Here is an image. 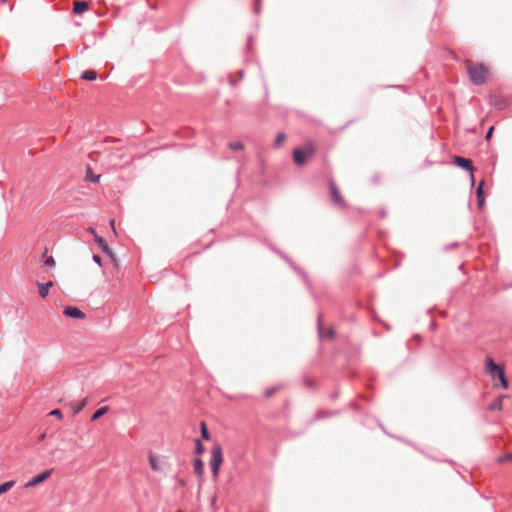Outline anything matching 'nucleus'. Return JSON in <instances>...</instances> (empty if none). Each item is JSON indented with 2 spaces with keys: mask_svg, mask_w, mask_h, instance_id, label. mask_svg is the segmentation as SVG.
<instances>
[{
  "mask_svg": "<svg viewBox=\"0 0 512 512\" xmlns=\"http://www.w3.org/2000/svg\"><path fill=\"white\" fill-rule=\"evenodd\" d=\"M500 462L504 461H512V453L505 455L504 457L499 459Z\"/></svg>",
  "mask_w": 512,
  "mask_h": 512,
  "instance_id": "35",
  "label": "nucleus"
},
{
  "mask_svg": "<svg viewBox=\"0 0 512 512\" xmlns=\"http://www.w3.org/2000/svg\"><path fill=\"white\" fill-rule=\"evenodd\" d=\"M281 387L279 385L277 386H273V387H270V388H267L265 391H264V396L269 398L271 397L272 395H274Z\"/></svg>",
  "mask_w": 512,
  "mask_h": 512,
  "instance_id": "26",
  "label": "nucleus"
},
{
  "mask_svg": "<svg viewBox=\"0 0 512 512\" xmlns=\"http://www.w3.org/2000/svg\"><path fill=\"white\" fill-rule=\"evenodd\" d=\"M205 452V446L203 445L201 439H195V450L194 453L196 455H202Z\"/></svg>",
  "mask_w": 512,
  "mask_h": 512,
  "instance_id": "23",
  "label": "nucleus"
},
{
  "mask_svg": "<svg viewBox=\"0 0 512 512\" xmlns=\"http://www.w3.org/2000/svg\"><path fill=\"white\" fill-rule=\"evenodd\" d=\"M341 413V410H318L313 420H322L328 417L337 416Z\"/></svg>",
  "mask_w": 512,
  "mask_h": 512,
  "instance_id": "13",
  "label": "nucleus"
},
{
  "mask_svg": "<svg viewBox=\"0 0 512 512\" xmlns=\"http://www.w3.org/2000/svg\"><path fill=\"white\" fill-rule=\"evenodd\" d=\"M317 334L320 341L327 339H333L335 337V331L331 327L327 331L324 330L323 326V314L318 312L317 314Z\"/></svg>",
  "mask_w": 512,
  "mask_h": 512,
  "instance_id": "6",
  "label": "nucleus"
},
{
  "mask_svg": "<svg viewBox=\"0 0 512 512\" xmlns=\"http://www.w3.org/2000/svg\"><path fill=\"white\" fill-rule=\"evenodd\" d=\"M483 185H484V182L482 181L476 191L477 197H478L479 208H482L484 206Z\"/></svg>",
  "mask_w": 512,
  "mask_h": 512,
  "instance_id": "21",
  "label": "nucleus"
},
{
  "mask_svg": "<svg viewBox=\"0 0 512 512\" xmlns=\"http://www.w3.org/2000/svg\"><path fill=\"white\" fill-rule=\"evenodd\" d=\"M193 467H194V473L197 476V479L199 481V485H201V483L203 481V475H204V462L199 457L194 458Z\"/></svg>",
  "mask_w": 512,
  "mask_h": 512,
  "instance_id": "12",
  "label": "nucleus"
},
{
  "mask_svg": "<svg viewBox=\"0 0 512 512\" xmlns=\"http://www.w3.org/2000/svg\"><path fill=\"white\" fill-rule=\"evenodd\" d=\"M150 465L153 470H157L156 462L154 461L153 457H150Z\"/></svg>",
  "mask_w": 512,
  "mask_h": 512,
  "instance_id": "37",
  "label": "nucleus"
},
{
  "mask_svg": "<svg viewBox=\"0 0 512 512\" xmlns=\"http://www.w3.org/2000/svg\"><path fill=\"white\" fill-rule=\"evenodd\" d=\"M230 83H231V85H235L236 84V82L233 79L230 80Z\"/></svg>",
  "mask_w": 512,
  "mask_h": 512,
  "instance_id": "40",
  "label": "nucleus"
},
{
  "mask_svg": "<svg viewBox=\"0 0 512 512\" xmlns=\"http://www.w3.org/2000/svg\"><path fill=\"white\" fill-rule=\"evenodd\" d=\"M88 231H89L90 233H92V234H93V237L95 238V234H97V233H96V230H95L94 228L90 227Z\"/></svg>",
  "mask_w": 512,
  "mask_h": 512,
  "instance_id": "38",
  "label": "nucleus"
},
{
  "mask_svg": "<svg viewBox=\"0 0 512 512\" xmlns=\"http://www.w3.org/2000/svg\"><path fill=\"white\" fill-rule=\"evenodd\" d=\"M329 188H330V200L334 206L338 208H345L347 206L344 201L339 188L337 187L335 181L331 178L329 179Z\"/></svg>",
  "mask_w": 512,
  "mask_h": 512,
  "instance_id": "5",
  "label": "nucleus"
},
{
  "mask_svg": "<svg viewBox=\"0 0 512 512\" xmlns=\"http://www.w3.org/2000/svg\"><path fill=\"white\" fill-rule=\"evenodd\" d=\"M493 131H494V127H490L487 134H486V140H490L491 137H492V134H493Z\"/></svg>",
  "mask_w": 512,
  "mask_h": 512,
  "instance_id": "36",
  "label": "nucleus"
},
{
  "mask_svg": "<svg viewBox=\"0 0 512 512\" xmlns=\"http://www.w3.org/2000/svg\"><path fill=\"white\" fill-rule=\"evenodd\" d=\"M339 396H340V391L337 389L331 393L330 398L332 400H337L339 398Z\"/></svg>",
  "mask_w": 512,
  "mask_h": 512,
  "instance_id": "33",
  "label": "nucleus"
},
{
  "mask_svg": "<svg viewBox=\"0 0 512 512\" xmlns=\"http://www.w3.org/2000/svg\"><path fill=\"white\" fill-rule=\"evenodd\" d=\"M86 180L91 183H98L100 180V175H94L92 173L91 167L87 166Z\"/></svg>",
  "mask_w": 512,
  "mask_h": 512,
  "instance_id": "22",
  "label": "nucleus"
},
{
  "mask_svg": "<svg viewBox=\"0 0 512 512\" xmlns=\"http://www.w3.org/2000/svg\"><path fill=\"white\" fill-rule=\"evenodd\" d=\"M303 383L308 388H313L314 387V381L312 379L308 378V377H304Z\"/></svg>",
  "mask_w": 512,
  "mask_h": 512,
  "instance_id": "30",
  "label": "nucleus"
},
{
  "mask_svg": "<svg viewBox=\"0 0 512 512\" xmlns=\"http://www.w3.org/2000/svg\"><path fill=\"white\" fill-rule=\"evenodd\" d=\"M93 261L99 265L100 267H102V262H101V258L98 256V255H93L92 257Z\"/></svg>",
  "mask_w": 512,
  "mask_h": 512,
  "instance_id": "34",
  "label": "nucleus"
},
{
  "mask_svg": "<svg viewBox=\"0 0 512 512\" xmlns=\"http://www.w3.org/2000/svg\"><path fill=\"white\" fill-rule=\"evenodd\" d=\"M200 433H201V438L203 440L209 441L211 439V434L209 432L207 424L204 421H202L200 423Z\"/></svg>",
  "mask_w": 512,
  "mask_h": 512,
  "instance_id": "19",
  "label": "nucleus"
},
{
  "mask_svg": "<svg viewBox=\"0 0 512 512\" xmlns=\"http://www.w3.org/2000/svg\"><path fill=\"white\" fill-rule=\"evenodd\" d=\"M270 249L274 253H276L279 257H281L299 276L302 277V279L305 282V285H306L307 289L311 292V295L315 299H317V297H316V295L314 293V290H313V287H312V283H311V280H310L308 274L300 266H298L287 254H285L283 251L279 250L277 247L271 245Z\"/></svg>",
  "mask_w": 512,
  "mask_h": 512,
  "instance_id": "2",
  "label": "nucleus"
},
{
  "mask_svg": "<svg viewBox=\"0 0 512 512\" xmlns=\"http://www.w3.org/2000/svg\"><path fill=\"white\" fill-rule=\"evenodd\" d=\"M243 75H244V72H243V71H240L239 76H240V77H243Z\"/></svg>",
  "mask_w": 512,
  "mask_h": 512,
  "instance_id": "41",
  "label": "nucleus"
},
{
  "mask_svg": "<svg viewBox=\"0 0 512 512\" xmlns=\"http://www.w3.org/2000/svg\"><path fill=\"white\" fill-rule=\"evenodd\" d=\"M220 466H215V465H210V469H211V474H212V478L213 480H217L218 477H219V472H220Z\"/></svg>",
  "mask_w": 512,
  "mask_h": 512,
  "instance_id": "27",
  "label": "nucleus"
},
{
  "mask_svg": "<svg viewBox=\"0 0 512 512\" xmlns=\"http://www.w3.org/2000/svg\"><path fill=\"white\" fill-rule=\"evenodd\" d=\"M7 0H2V2H6Z\"/></svg>",
  "mask_w": 512,
  "mask_h": 512,
  "instance_id": "44",
  "label": "nucleus"
},
{
  "mask_svg": "<svg viewBox=\"0 0 512 512\" xmlns=\"http://www.w3.org/2000/svg\"><path fill=\"white\" fill-rule=\"evenodd\" d=\"M286 135L284 132H279L274 141V147H280L282 143L285 141Z\"/></svg>",
  "mask_w": 512,
  "mask_h": 512,
  "instance_id": "24",
  "label": "nucleus"
},
{
  "mask_svg": "<svg viewBox=\"0 0 512 512\" xmlns=\"http://www.w3.org/2000/svg\"><path fill=\"white\" fill-rule=\"evenodd\" d=\"M260 1H261V0H255V2H254V7H253V9H254V12H255L256 14H259V13H260V9H261Z\"/></svg>",
  "mask_w": 512,
  "mask_h": 512,
  "instance_id": "32",
  "label": "nucleus"
},
{
  "mask_svg": "<svg viewBox=\"0 0 512 512\" xmlns=\"http://www.w3.org/2000/svg\"><path fill=\"white\" fill-rule=\"evenodd\" d=\"M176 512H184V511L179 509V510H177Z\"/></svg>",
  "mask_w": 512,
  "mask_h": 512,
  "instance_id": "43",
  "label": "nucleus"
},
{
  "mask_svg": "<svg viewBox=\"0 0 512 512\" xmlns=\"http://www.w3.org/2000/svg\"><path fill=\"white\" fill-rule=\"evenodd\" d=\"M44 265L45 266H51V265H55V260L53 258V256H49L45 259L44 261Z\"/></svg>",
  "mask_w": 512,
  "mask_h": 512,
  "instance_id": "31",
  "label": "nucleus"
},
{
  "mask_svg": "<svg viewBox=\"0 0 512 512\" xmlns=\"http://www.w3.org/2000/svg\"><path fill=\"white\" fill-rule=\"evenodd\" d=\"M454 164H456L458 167H461L471 173V180L474 182V175H473V165L472 161L467 158H463L460 156H455L453 159Z\"/></svg>",
  "mask_w": 512,
  "mask_h": 512,
  "instance_id": "11",
  "label": "nucleus"
},
{
  "mask_svg": "<svg viewBox=\"0 0 512 512\" xmlns=\"http://www.w3.org/2000/svg\"><path fill=\"white\" fill-rule=\"evenodd\" d=\"M53 473V469H47L37 474L33 478H31L28 482L25 483V488L35 487L44 481H46Z\"/></svg>",
  "mask_w": 512,
  "mask_h": 512,
  "instance_id": "7",
  "label": "nucleus"
},
{
  "mask_svg": "<svg viewBox=\"0 0 512 512\" xmlns=\"http://www.w3.org/2000/svg\"><path fill=\"white\" fill-rule=\"evenodd\" d=\"M486 370L492 378H498L501 381L503 388H508V381L505 377L502 367L497 365L491 358L486 359Z\"/></svg>",
  "mask_w": 512,
  "mask_h": 512,
  "instance_id": "4",
  "label": "nucleus"
},
{
  "mask_svg": "<svg viewBox=\"0 0 512 512\" xmlns=\"http://www.w3.org/2000/svg\"><path fill=\"white\" fill-rule=\"evenodd\" d=\"M465 66L469 79L475 85H483L488 80L489 68L482 63H475L472 60L466 59Z\"/></svg>",
  "mask_w": 512,
  "mask_h": 512,
  "instance_id": "1",
  "label": "nucleus"
},
{
  "mask_svg": "<svg viewBox=\"0 0 512 512\" xmlns=\"http://www.w3.org/2000/svg\"><path fill=\"white\" fill-rule=\"evenodd\" d=\"M53 286V282L51 281H48L46 283H40L38 282L37 283V287H38V293H39V296L41 298H46L48 293H49V289Z\"/></svg>",
  "mask_w": 512,
  "mask_h": 512,
  "instance_id": "15",
  "label": "nucleus"
},
{
  "mask_svg": "<svg viewBox=\"0 0 512 512\" xmlns=\"http://www.w3.org/2000/svg\"><path fill=\"white\" fill-rule=\"evenodd\" d=\"M109 410L108 406L98 408L91 416V421H96L104 416Z\"/></svg>",
  "mask_w": 512,
  "mask_h": 512,
  "instance_id": "18",
  "label": "nucleus"
},
{
  "mask_svg": "<svg viewBox=\"0 0 512 512\" xmlns=\"http://www.w3.org/2000/svg\"><path fill=\"white\" fill-rule=\"evenodd\" d=\"M228 147L232 150V151H239V150H242L244 148V145L241 141H234V142H230L228 144Z\"/></svg>",
  "mask_w": 512,
  "mask_h": 512,
  "instance_id": "25",
  "label": "nucleus"
},
{
  "mask_svg": "<svg viewBox=\"0 0 512 512\" xmlns=\"http://www.w3.org/2000/svg\"><path fill=\"white\" fill-rule=\"evenodd\" d=\"M504 396L500 397L495 403L491 404L490 405V409L491 410H500L502 409V400H503Z\"/></svg>",
  "mask_w": 512,
  "mask_h": 512,
  "instance_id": "28",
  "label": "nucleus"
},
{
  "mask_svg": "<svg viewBox=\"0 0 512 512\" xmlns=\"http://www.w3.org/2000/svg\"><path fill=\"white\" fill-rule=\"evenodd\" d=\"M347 407H352V401L347 404Z\"/></svg>",
  "mask_w": 512,
  "mask_h": 512,
  "instance_id": "42",
  "label": "nucleus"
},
{
  "mask_svg": "<svg viewBox=\"0 0 512 512\" xmlns=\"http://www.w3.org/2000/svg\"><path fill=\"white\" fill-rule=\"evenodd\" d=\"M97 76H98L97 72L92 69L84 70L81 73V79L86 80V81H94L97 79Z\"/></svg>",
  "mask_w": 512,
  "mask_h": 512,
  "instance_id": "17",
  "label": "nucleus"
},
{
  "mask_svg": "<svg viewBox=\"0 0 512 512\" xmlns=\"http://www.w3.org/2000/svg\"><path fill=\"white\" fill-rule=\"evenodd\" d=\"M251 44H252V37L250 36L248 39V43H247V49H249L251 47Z\"/></svg>",
  "mask_w": 512,
  "mask_h": 512,
  "instance_id": "39",
  "label": "nucleus"
},
{
  "mask_svg": "<svg viewBox=\"0 0 512 512\" xmlns=\"http://www.w3.org/2000/svg\"><path fill=\"white\" fill-rule=\"evenodd\" d=\"M63 314L67 318L75 319V320H82L86 317L85 313L80 310L77 306H66L64 308Z\"/></svg>",
  "mask_w": 512,
  "mask_h": 512,
  "instance_id": "10",
  "label": "nucleus"
},
{
  "mask_svg": "<svg viewBox=\"0 0 512 512\" xmlns=\"http://www.w3.org/2000/svg\"><path fill=\"white\" fill-rule=\"evenodd\" d=\"M15 485L14 480L6 481L0 484V495L8 492Z\"/></svg>",
  "mask_w": 512,
  "mask_h": 512,
  "instance_id": "20",
  "label": "nucleus"
},
{
  "mask_svg": "<svg viewBox=\"0 0 512 512\" xmlns=\"http://www.w3.org/2000/svg\"><path fill=\"white\" fill-rule=\"evenodd\" d=\"M49 415L57 417L60 420L63 418V413H62V411L60 409H53V410H51Z\"/></svg>",
  "mask_w": 512,
  "mask_h": 512,
  "instance_id": "29",
  "label": "nucleus"
},
{
  "mask_svg": "<svg viewBox=\"0 0 512 512\" xmlns=\"http://www.w3.org/2000/svg\"><path fill=\"white\" fill-rule=\"evenodd\" d=\"M88 9H89L88 2L81 0V1L74 2L72 11L76 15H81L84 12H86Z\"/></svg>",
  "mask_w": 512,
  "mask_h": 512,
  "instance_id": "14",
  "label": "nucleus"
},
{
  "mask_svg": "<svg viewBox=\"0 0 512 512\" xmlns=\"http://www.w3.org/2000/svg\"><path fill=\"white\" fill-rule=\"evenodd\" d=\"M88 404V399L84 398L78 403H71V409L73 410V414L76 415L80 413L85 406Z\"/></svg>",
  "mask_w": 512,
  "mask_h": 512,
  "instance_id": "16",
  "label": "nucleus"
},
{
  "mask_svg": "<svg viewBox=\"0 0 512 512\" xmlns=\"http://www.w3.org/2000/svg\"><path fill=\"white\" fill-rule=\"evenodd\" d=\"M94 241L96 242V244L98 245V247L104 254H106L111 260L115 261V255H114L113 251L111 250V248L109 247L107 240L104 237H102L98 234H95Z\"/></svg>",
  "mask_w": 512,
  "mask_h": 512,
  "instance_id": "9",
  "label": "nucleus"
},
{
  "mask_svg": "<svg viewBox=\"0 0 512 512\" xmlns=\"http://www.w3.org/2000/svg\"><path fill=\"white\" fill-rule=\"evenodd\" d=\"M223 460H224V458H223L222 447L220 444L215 443L211 448V458H210L209 465H215V466L221 467Z\"/></svg>",
  "mask_w": 512,
  "mask_h": 512,
  "instance_id": "8",
  "label": "nucleus"
},
{
  "mask_svg": "<svg viewBox=\"0 0 512 512\" xmlns=\"http://www.w3.org/2000/svg\"><path fill=\"white\" fill-rule=\"evenodd\" d=\"M314 154L315 148L314 145L310 142L305 146L296 147L293 150V161L297 166H303Z\"/></svg>",
  "mask_w": 512,
  "mask_h": 512,
  "instance_id": "3",
  "label": "nucleus"
}]
</instances>
